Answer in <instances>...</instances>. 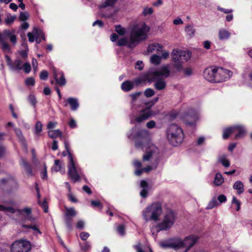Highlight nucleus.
I'll use <instances>...</instances> for the list:
<instances>
[{
	"mask_svg": "<svg viewBox=\"0 0 252 252\" xmlns=\"http://www.w3.org/2000/svg\"><path fill=\"white\" fill-rule=\"evenodd\" d=\"M127 137L129 139L135 140V146L137 149H143L144 147L146 148L143 160L149 161L151 163L150 165L142 168V164L140 161L133 160V165L136 168L135 174L139 176L144 172L148 173L156 169L159 163V151L158 148L151 142L148 131L146 129L138 131L135 127L132 129L131 133L127 134Z\"/></svg>",
	"mask_w": 252,
	"mask_h": 252,
	"instance_id": "obj_1",
	"label": "nucleus"
},
{
	"mask_svg": "<svg viewBox=\"0 0 252 252\" xmlns=\"http://www.w3.org/2000/svg\"><path fill=\"white\" fill-rule=\"evenodd\" d=\"M150 28L145 23L138 24L134 26L129 37H123L118 39V36L113 33L110 36L112 42L117 41L116 45L119 46H126L132 47L137 46L140 43L146 40L148 37V33Z\"/></svg>",
	"mask_w": 252,
	"mask_h": 252,
	"instance_id": "obj_2",
	"label": "nucleus"
},
{
	"mask_svg": "<svg viewBox=\"0 0 252 252\" xmlns=\"http://www.w3.org/2000/svg\"><path fill=\"white\" fill-rule=\"evenodd\" d=\"M170 64L162 65L158 69H150L143 76V80L155 82V88L158 91L164 90L166 86L164 78L169 77L171 73Z\"/></svg>",
	"mask_w": 252,
	"mask_h": 252,
	"instance_id": "obj_3",
	"label": "nucleus"
},
{
	"mask_svg": "<svg viewBox=\"0 0 252 252\" xmlns=\"http://www.w3.org/2000/svg\"><path fill=\"white\" fill-rule=\"evenodd\" d=\"M141 92H137L131 94L129 96L131 98V109L133 113L130 116V123H141L148 119L152 115L151 109L148 107H143L138 104V98Z\"/></svg>",
	"mask_w": 252,
	"mask_h": 252,
	"instance_id": "obj_4",
	"label": "nucleus"
},
{
	"mask_svg": "<svg viewBox=\"0 0 252 252\" xmlns=\"http://www.w3.org/2000/svg\"><path fill=\"white\" fill-rule=\"evenodd\" d=\"M167 138L170 144L174 146L180 145L184 139V135L182 129L178 126L171 124L166 129Z\"/></svg>",
	"mask_w": 252,
	"mask_h": 252,
	"instance_id": "obj_5",
	"label": "nucleus"
},
{
	"mask_svg": "<svg viewBox=\"0 0 252 252\" xmlns=\"http://www.w3.org/2000/svg\"><path fill=\"white\" fill-rule=\"evenodd\" d=\"M171 55L174 69L176 71H180L183 67L182 63L190 59L191 52L189 50L176 48L173 50Z\"/></svg>",
	"mask_w": 252,
	"mask_h": 252,
	"instance_id": "obj_6",
	"label": "nucleus"
},
{
	"mask_svg": "<svg viewBox=\"0 0 252 252\" xmlns=\"http://www.w3.org/2000/svg\"><path fill=\"white\" fill-rule=\"evenodd\" d=\"M176 219V215L172 210L168 211L164 214L162 220L156 227L151 228V232L153 235L161 230H167L170 228L174 224Z\"/></svg>",
	"mask_w": 252,
	"mask_h": 252,
	"instance_id": "obj_7",
	"label": "nucleus"
},
{
	"mask_svg": "<svg viewBox=\"0 0 252 252\" xmlns=\"http://www.w3.org/2000/svg\"><path fill=\"white\" fill-rule=\"evenodd\" d=\"M162 212L161 204L155 202L148 205L142 211V217L146 221H157Z\"/></svg>",
	"mask_w": 252,
	"mask_h": 252,
	"instance_id": "obj_8",
	"label": "nucleus"
},
{
	"mask_svg": "<svg viewBox=\"0 0 252 252\" xmlns=\"http://www.w3.org/2000/svg\"><path fill=\"white\" fill-rule=\"evenodd\" d=\"M68 159V175L73 182L75 183L80 180L81 177L83 176L82 170L78 164L76 163L72 155H69Z\"/></svg>",
	"mask_w": 252,
	"mask_h": 252,
	"instance_id": "obj_9",
	"label": "nucleus"
},
{
	"mask_svg": "<svg viewBox=\"0 0 252 252\" xmlns=\"http://www.w3.org/2000/svg\"><path fill=\"white\" fill-rule=\"evenodd\" d=\"M199 237L196 235H190L186 237L183 240L177 238L178 250L185 248L183 252H187L198 241Z\"/></svg>",
	"mask_w": 252,
	"mask_h": 252,
	"instance_id": "obj_10",
	"label": "nucleus"
},
{
	"mask_svg": "<svg viewBox=\"0 0 252 252\" xmlns=\"http://www.w3.org/2000/svg\"><path fill=\"white\" fill-rule=\"evenodd\" d=\"M235 133V138L238 139L242 137L246 133L244 127L241 125H235L231 127L225 128L223 130V138L227 139L231 133Z\"/></svg>",
	"mask_w": 252,
	"mask_h": 252,
	"instance_id": "obj_11",
	"label": "nucleus"
},
{
	"mask_svg": "<svg viewBox=\"0 0 252 252\" xmlns=\"http://www.w3.org/2000/svg\"><path fill=\"white\" fill-rule=\"evenodd\" d=\"M11 252H28L31 249V243L25 239L14 241L10 246Z\"/></svg>",
	"mask_w": 252,
	"mask_h": 252,
	"instance_id": "obj_12",
	"label": "nucleus"
},
{
	"mask_svg": "<svg viewBox=\"0 0 252 252\" xmlns=\"http://www.w3.org/2000/svg\"><path fill=\"white\" fill-rule=\"evenodd\" d=\"M215 83H220L229 79L232 75V72L227 69L216 66Z\"/></svg>",
	"mask_w": 252,
	"mask_h": 252,
	"instance_id": "obj_13",
	"label": "nucleus"
},
{
	"mask_svg": "<svg viewBox=\"0 0 252 252\" xmlns=\"http://www.w3.org/2000/svg\"><path fill=\"white\" fill-rule=\"evenodd\" d=\"M118 0H104L99 6V8H100V16L102 17L106 18L112 17L114 14V12H113L111 9H110L107 12L104 11V9L107 7L112 8Z\"/></svg>",
	"mask_w": 252,
	"mask_h": 252,
	"instance_id": "obj_14",
	"label": "nucleus"
},
{
	"mask_svg": "<svg viewBox=\"0 0 252 252\" xmlns=\"http://www.w3.org/2000/svg\"><path fill=\"white\" fill-rule=\"evenodd\" d=\"M6 62L10 69L13 70H21L23 61L18 58L13 62H12L11 59L7 55L5 56Z\"/></svg>",
	"mask_w": 252,
	"mask_h": 252,
	"instance_id": "obj_15",
	"label": "nucleus"
},
{
	"mask_svg": "<svg viewBox=\"0 0 252 252\" xmlns=\"http://www.w3.org/2000/svg\"><path fill=\"white\" fill-rule=\"evenodd\" d=\"M28 37L29 41L31 42H33L34 41L35 38H36V42L38 43V37H41L44 40V36L42 31L37 28H34L32 32L28 33Z\"/></svg>",
	"mask_w": 252,
	"mask_h": 252,
	"instance_id": "obj_16",
	"label": "nucleus"
},
{
	"mask_svg": "<svg viewBox=\"0 0 252 252\" xmlns=\"http://www.w3.org/2000/svg\"><path fill=\"white\" fill-rule=\"evenodd\" d=\"M54 79L57 84L60 85H65L66 81L62 72L58 71L57 69L53 67L52 68Z\"/></svg>",
	"mask_w": 252,
	"mask_h": 252,
	"instance_id": "obj_17",
	"label": "nucleus"
},
{
	"mask_svg": "<svg viewBox=\"0 0 252 252\" xmlns=\"http://www.w3.org/2000/svg\"><path fill=\"white\" fill-rule=\"evenodd\" d=\"M216 66L206 68V80L212 83H215Z\"/></svg>",
	"mask_w": 252,
	"mask_h": 252,
	"instance_id": "obj_18",
	"label": "nucleus"
},
{
	"mask_svg": "<svg viewBox=\"0 0 252 252\" xmlns=\"http://www.w3.org/2000/svg\"><path fill=\"white\" fill-rule=\"evenodd\" d=\"M20 165L24 169L28 177L33 175L31 165L25 159L23 158L21 159Z\"/></svg>",
	"mask_w": 252,
	"mask_h": 252,
	"instance_id": "obj_19",
	"label": "nucleus"
},
{
	"mask_svg": "<svg viewBox=\"0 0 252 252\" xmlns=\"http://www.w3.org/2000/svg\"><path fill=\"white\" fill-rule=\"evenodd\" d=\"M159 245L163 248H170L177 250H178L177 238L161 242L159 243Z\"/></svg>",
	"mask_w": 252,
	"mask_h": 252,
	"instance_id": "obj_20",
	"label": "nucleus"
},
{
	"mask_svg": "<svg viewBox=\"0 0 252 252\" xmlns=\"http://www.w3.org/2000/svg\"><path fill=\"white\" fill-rule=\"evenodd\" d=\"M7 41L9 40L12 45L15 46L17 40L16 31L14 30H7Z\"/></svg>",
	"mask_w": 252,
	"mask_h": 252,
	"instance_id": "obj_21",
	"label": "nucleus"
},
{
	"mask_svg": "<svg viewBox=\"0 0 252 252\" xmlns=\"http://www.w3.org/2000/svg\"><path fill=\"white\" fill-rule=\"evenodd\" d=\"M140 186L142 188L140 192V196L143 198H145L147 196L149 190L148 183L145 180H142L141 181Z\"/></svg>",
	"mask_w": 252,
	"mask_h": 252,
	"instance_id": "obj_22",
	"label": "nucleus"
},
{
	"mask_svg": "<svg viewBox=\"0 0 252 252\" xmlns=\"http://www.w3.org/2000/svg\"><path fill=\"white\" fill-rule=\"evenodd\" d=\"M66 102L70 105V108L73 111L76 110L79 107V104L78 99L74 97H69L66 100Z\"/></svg>",
	"mask_w": 252,
	"mask_h": 252,
	"instance_id": "obj_23",
	"label": "nucleus"
},
{
	"mask_svg": "<svg viewBox=\"0 0 252 252\" xmlns=\"http://www.w3.org/2000/svg\"><path fill=\"white\" fill-rule=\"evenodd\" d=\"M233 188L237 190L238 194H241L244 191V185L242 182L237 181L233 185Z\"/></svg>",
	"mask_w": 252,
	"mask_h": 252,
	"instance_id": "obj_24",
	"label": "nucleus"
},
{
	"mask_svg": "<svg viewBox=\"0 0 252 252\" xmlns=\"http://www.w3.org/2000/svg\"><path fill=\"white\" fill-rule=\"evenodd\" d=\"M218 161L223 166L228 167L230 166V162L227 158V155L225 154H221L219 156L218 158Z\"/></svg>",
	"mask_w": 252,
	"mask_h": 252,
	"instance_id": "obj_25",
	"label": "nucleus"
},
{
	"mask_svg": "<svg viewBox=\"0 0 252 252\" xmlns=\"http://www.w3.org/2000/svg\"><path fill=\"white\" fill-rule=\"evenodd\" d=\"M134 87V83L133 82L127 80L121 84V89L125 92H128L132 90Z\"/></svg>",
	"mask_w": 252,
	"mask_h": 252,
	"instance_id": "obj_26",
	"label": "nucleus"
},
{
	"mask_svg": "<svg viewBox=\"0 0 252 252\" xmlns=\"http://www.w3.org/2000/svg\"><path fill=\"white\" fill-rule=\"evenodd\" d=\"M196 119L197 116L195 113H193V114L190 115L187 114L186 116V118H185L184 121L186 124L189 125H192L196 121Z\"/></svg>",
	"mask_w": 252,
	"mask_h": 252,
	"instance_id": "obj_27",
	"label": "nucleus"
},
{
	"mask_svg": "<svg viewBox=\"0 0 252 252\" xmlns=\"http://www.w3.org/2000/svg\"><path fill=\"white\" fill-rule=\"evenodd\" d=\"M185 31L186 35L190 38L193 37L195 33L193 26L190 25H187L185 27Z\"/></svg>",
	"mask_w": 252,
	"mask_h": 252,
	"instance_id": "obj_28",
	"label": "nucleus"
},
{
	"mask_svg": "<svg viewBox=\"0 0 252 252\" xmlns=\"http://www.w3.org/2000/svg\"><path fill=\"white\" fill-rule=\"evenodd\" d=\"M157 50V54L160 56V58H161V60H166L168 59L169 57V52L165 50H164L163 48H156Z\"/></svg>",
	"mask_w": 252,
	"mask_h": 252,
	"instance_id": "obj_29",
	"label": "nucleus"
},
{
	"mask_svg": "<svg viewBox=\"0 0 252 252\" xmlns=\"http://www.w3.org/2000/svg\"><path fill=\"white\" fill-rule=\"evenodd\" d=\"M52 171L56 172L60 171L62 174L65 173V168H62L60 163V161L58 159L55 160V164L52 168Z\"/></svg>",
	"mask_w": 252,
	"mask_h": 252,
	"instance_id": "obj_30",
	"label": "nucleus"
},
{
	"mask_svg": "<svg viewBox=\"0 0 252 252\" xmlns=\"http://www.w3.org/2000/svg\"><path fill=\"white\" fill-rule=\"evenodd\" d=\"M230 35L229 32L225 29H220L219 31V36L221 40L227 39Z\"/></svg>",
	"mask_w": 252,
	"mask_h": 252,
	"instance_id": "obj_31",
	"label": "nucleus"
},
{
	"mask_svg": "<svg viewBox=\"0 0 252 252\" xmlns=\"http://www.w3.org/2000/svg\"><path fill=\"white\" fill-rule=\"evenodd\" d=\"M224 178L220 173H218L216 174L214 180V184L216 186H220L221 185L224 183Z\"/></svg>",
	"mask_w": 252,
	"mask_h": 252,
	"instance_id": "obj_32",
	"label": "nucleus"
},
{
	"mask_svg": "<svg viewBox=\"0 0 252 252\" xmlns=\"http://www.w3.org/2000/svg\"><path fill=\"white\" fill-rule=\"evenodd\" d=\"M150 61L152 64L156 65L159 64L161 62V58L160 56L157 54H153L150 58Z\"/></svg>",
	"mask_w": 252,
	"mask_h": 252,
	"instance_id": "obj_33",
	"label": "nucleus"
},
{
	"mask_svg": "<svg viewBox=\"0 0 252 252\" xmlns=\"http://www.w3.org/2000/svg\"><path fill=\"white\" fill-rule=\"evenodd\" d=\"M43 125L40 121H37L36 123L34 128V134L37 137H39L40 132L42 130Z\"/></svg>",
	"mask_w": 252,
	"mask_h": 252,
	"instance_id": "obj_34",
	"label": "nucleus"
},
{
	"mask_svg": "<svg viewBox=\"0 0 252 252\" xmlns=\"http://www.w3.org/2000/svg\"><path fill=\"white\" fill-rule=\"evenodd\" d=\"M48 134L50 137L55 138L58 136H61L62 133L59 129L50 130L48 132Z\"/></svg>",
	"mask_w": 252,
	"mask_h": 252,
	"instance_id": "obj_35",
	"label": "nucleus"
},
{
	"mask_svg": "<svg viewBox=\"0 0 252 252\" xmlns=\"http://www.w3.org/2000/svg\"><path fill=\"white\" fill-rule=\"evenodd\" d=\"M66 213L65 214L66 218L74 217L77 214V212L74 208L65 207Z\"/></svg>",
	"mask_w": 252,
	"mask_h": 252,
	"instance_id": "obj_36",
	"label": "nucleus"
},
{
	"mask_svg": "<svg viewBox=\"0 0 252 252\" xmlns=\"http://www.w3.org/2000/svg\"><path fill=\"white\" fill-rule=\"evenodd\" d=\"M7 30H5L0 33V43L4 44L3 47H7L6 45H5V43L7 41Z\"/></svg>",
	"mask_w": 252,
	"mask_h": 252,
	"instance_id": "obj_37",
	"label": "nucleus"
},
{
	"mask_svg": "<svg viewBox=\"0 0 252 252\" xmlns=\"http://www.w3.org/2000/svg\"><path fill=\"white\" fill-rule=\"evenodd\" d=\"M218 206H219V202H218L217 199L215 197H214L209 202L206 209H211Z\"/></svg>",
	"mask_w": 252,
	"mask_h": 252,
	"instance_id": "obj_38",
	"label": "nucleus"
},
{
	"mask_svg": "<svg viewBox=\"0 0 252 252\" xmlns=\"http://www.w3.org/2000/svg\"><path fill=\"white\" fill-rule=\"evenodd\" d=\"M0 211H3L7 214H13L15 212V210L12 207H6L2 205H0Z\"/></svg>",
	"mask_w": 252,
	"mask_h": 252,
	"instance_id": "obj_39",
	"label": "nucleus"
},
{
	"mask_svg": "<svg viewBox=\"0 0 252 252\" xmlns=\"http://www.w3.org/2000/svg\"><path fill=\"white\" fill-rule=\"evenodd\" d=\"M1 183L3 184H7L9 186H12L14 184H16L15 179L12 177H9L7 178L2 179Z\"/></svg>",
	"mask_w": 252,
	"mask_h": 252,
	"instance_id": "obj_40",
	"label": "nucleus"
},
{
	"mask_svg": "<svg viewBox=\"0 0 252 252\" xmlns=\"http://www.w3.org/2000/svg\"><path fill=\"white\" fill-rule=\"evenodd\" d=\"M32 210L30 208H25L23 209L18 210V213L21 215H23L24 213H25L27 215L26 217L27 219H31V214Z\"/></svg>",
	"mask_w": 252,
	"mask_h": 252,
	"instance_id": "obj_41",
	"label": "nucleus"
},
{
	"mask_svg": "<svg viewBox=\"0 0 252 252\" xmlns=\"http://www.w3.org/2000/svg\"><path fill=\"white\" fill-rule=\"evenodd\" d=\"M115 28L116 32L120 35L123 36L126 33V29L121 25H115Z\"/></svg>",
	"mask_w": 252,
	"mask_h": 252,
	"instance_id": "obj_42",
	"label": "nucleus"
},
{
	"mask_svg": "<svg viewBox=\"0 0 252 252\" xmlns=\"http://www.w3.org/2000/svg\"><path fill=\"white\" fill-rule=\"evenodd\" d=\"M15 132L17 136V137L19 138V140L22 142L23 144H25V138L24 136H23L22 132L21 130L19 128H15L14 129Z\"/></svg>",
	"mask_w": 252,
	"mask_h": 252,
	"instance_id": "obj_43",
	"label": "nucleus"
},
{
	"mask_svg": "<svg viewBox=\"0 0 252 252\" xmlns=\"http://www.w3.org/2000/svg\"><path fill=\"white\" fill-rule=\"evenodd\" d=\"M28 100L29 103L34 107H35L37 103V100L35 95L32 94H31L28 98Z\"/></svg>",
	"mask_w": 252,
	"mask_h": 252,
	"instance_id": "obj_44",
	"label": "nucleus"
},
{
	"mask_svg": "<svg viewBox=\"0 0 252 252\" xmlns=\"http://www.w3.org/2000/svg\"><path fill=\"white\" fill-rule=\"evenodd\" d=\"M23 70L25 73H29L31 71V66L29 62H26L23 64L22 67Z\"/></svg>",
	"mask_w": 252,
	"mask_h": 252,
	"instance_id": "obj_45",
	"label": "nucleus"
},
{
	"mask_svg": "<svg viewBox=\"0 0 252 252\" xmlns=\"http://www.w3.org/2000/svg\"><path fill=\"white\" fill-rule=\"evenodd\" d=\"M38 203L44 209V211L45 213H47L48 211V205L46 199H44L43 201L41 202L40 200H38Z\"/></svg>",
	"mask_w": 252,
	"mask_h": 252,
	"instance_id": "obj_46",
	"label": "nucleus"
},
{
	"mask_svg": "<svg viewBox=\"0 0 252 252\" xmlns=\"http://www.w3.org/2000/svg\"><path fill=\"white\" fill-rule=\"evenodd\" d=\"M117 232L121 236H124L125 234V227L124 225H119L117 227Z\"/></svg>",
	"mask_w": 252,
	"mask_h": 252,
	"instance_id": "obj_47",
	"label": "nucleus"
},
{
	"mask_svg": "<svg viewBox=\"0 0 252 252\" xmlns=\"http://www.w3.org/2000/svg\"><path fill=\"white\" fill-rule=\"evenodd\" d=\"M153 13V9L152 7H145L143 8V15L145 16L151 15Z\"/></svg>",
	"mask_w": 252,
	"mask_h": 252,
	"instance_id": "obj_48",
	"label": "nucleus"
},
{
	"mask_svg": "<svg viewBox=\"0 0 252 252\" xmlns=\"http://www.w3.org/2000/svg\"><path fill=\"white\" fill-rule=\"evenodd\" d=\"M144 94L147 97H151L155 94V91L152 89L148 88L145 91Z\"/></svg>",
	"mask_w": 252,
	"mask_h": 252,
	"instance_id": "obj_49",
	"label": "nucleus"
},
{
	"mask_svg": "<svg viewBox=\"0 0 252 252\" xmlns=\"http://www.w3.org/2000/svg\"><path fill=\"white\" fill-rule=\"evenodd\" d=\"M65 224H66L67 228L69 230H71L72 228V219L70 217L65 218Z\"/></svg>",
	"mask_w": 252,
	"mask_h": 252,
	"instance_id": "obj_50",
	"label": "nucleus"
},
{
	"mask_svg": "<svg viewBox=\"0 0 252 252\" xmlns=\"http://www.w3.org/2000/svg\"><path fill=\"white\" fill-rule=\"evenodd\" d=\"M219 203V205H220L221 203H224L226 201L227 198L225 195L224 194H220L218 196L217 199Z\"/></svg>",
	"mask_w": 252,
	"mask_h": 252,
	"instance_id": "obj_51",
	"label": "nucleus"
},
{
	"mask_svg": "<svg viewBox=\"0 0 252 252\" xmlns=\"http://www.w3.org/2000/svg\"><path fill=\"white\" fill-rule=\"evenodd\" d=\"M19 55L20 57L23 60L22 61H25L28 57V50H23L19 51Z\"/></svg>",
	"mask_w": 252,
	"mask_h": 252,
	"instance_id": "obj_52",
	"label": "nucleus"
},
{
	"mask_svg": "<svg viewBox=\"0 0 252 252\" xmlns=\"http://www.w3.org/2000/svg\"><path fill=\"white\" fill-rule=\"evenodd\" d=\"M232 203L236 204L237 208L236 211H239L240 209V202L236 198V197L233 196L232 198Z\"/></svg>",
	"mask_w": 252,
	"mask_h": 252,
	"instance_id": "obj_53",
	"label": "nucleus"
},
{
	"mask_svg": "<svg viewBox=\"0 0 252 252\" xmlns=\"http://www.w3.org/2000/svg\"><path fill=\"white\" fill-rule=\"evenodd\" d=\"M24 227L27 228H31L34 231H36L38 234H41V231L39 230L37 226L36 225H24Z\"/></svg>",
	"mask_w": 252,
	"mask_h": 252,
	"instance_id": "obj_54",
	"label": "nucleus"
},
{
	"mask_svg": "<svg viewBox=\"0 0 252 252\" xmlns=\"http://www.w3.org/2000/svg\"><path fill=\"white\" fill-rule=\"evenodd\" d=\"M81 248L84 251H87L91 248V245L88 242H85L81 245Z\"/></svg>",
	"mask_w": 252,
	"mask_h": 252,
	"instance_id": "obj_55",
	"label": "nucleus"
},
{
	"mask_svg": "<svg viewBox=\"0 0 252 252\" xmlns=\"http://www.w3.org/2000/svg\"><path fill=\"white\" fill-rule=\"evenodd\" d=\"M48 76V73L46 70H43L40 73V79L42 80H47Z\"/></svg>",
	"mask_w": 252,
	"mask_h": 252,
	"instance_id": "obj_56",
	"label": "nucleus"
},
{
	"mask_svg": "<svg viewBox=\"0 0 252 252\" xmlns=\"http://www.w3.org/2000/svg\"><path fill=\"white\" fill-rule=\"evenodd\" d=\"M25 83L27 86H33L35 84V80L33 78L29 77L26 80Z\"/></svg>",
	"mask_w": 252,
	"mask_h": 252,
	"instance_id": "obj_57",
	"label": "nucleus"
},
{
	"mask_svg": "<svg viewBox=\"0 0 252 252\" xmlns=\"http://www.w3.org/2000/svg\"><path fill=\"white\" fill-rule=\"evenodd\" d=\"M217 9L220 11L223 12L224 13L226 14H230L233 12V10L231 9H225L220 7V6H218L217 7Z\"/></svg>",
	"mask_w": 252,
	"mask_h": 252,
	"instance_id": "obj_58",
	"label": "nucleus"
},
{
	"mask_svg": "<svg viewBox=\"0 0 252 252\" xmlns=\"http://www.w3.org/2000/svg\"><path fill=\"white\" fill-rule=\"evenodd\" d=\"M165 44H161L159 42L154 41L151 43L148 46V47H163V46H165Z\"/></svg>",
	"mask_w": 252,
	"mask_h": 252,
	"instance_id": "obj_59",
	"label": "nucleus"
},
{
	"mask_svg": "<svg viewBox=\"0 0 252 252\" xmlns=\"http://www.w3.org/2000/svg\"><path fill=\"white\" fill-rule=\"evenodd\" d=\"M91 205L94 207H98L100 210L102 209V205L99 201L92 200L91 201Z\"/></svg>",
	"mask_w": 252,
	"mask_h": 252,
	"instance_id": "obj_60",
	"label": "nucleus"
},
{
	"mask_svg": "<svg viewBox=\"0 0 252 252\" xmlns=\"http://www.w3.org/2000/svg\"><path fill=\"white\" fill-rule=\"evenodd\" d=\"M15 19V17L12 16L11 15H8L7 16L6 19H5V23L7 25H10V24L13 22Z\"/></svg>",
	"mask_w": 252,
	"mask_h": 252,
	"instance_id": "obj_61",
	"label": "nucleus"
},
{
	"mask_svg": "<svg viewBox=\"0 0 252 252\" xmlns=\"http://www.w3.org/2000/svg\"><path fill=\"white\" fill-rule=\"evenodd\" d=\"M29 15L27 12H21L20 14V19L22 21H25L27 20L28 18Z\"/></svg>",
	"mask_w": 252,
	"mask_h": 252,
	"instance_id": "obj_62",
	"label": "nucleus"
},
{
	"mask_svg": "<svg viewBox=\"0 0 252 252\" xmlns=\"http://www.w3.org/2000/svg\"><path fill=\"white\" fill-rule=\"evenodd\" d=\"M90 236V234L88 232H83L80 233V238L82 240H86Z\"/></svg>",
	"mask_w": 252,
	"mask_h": 252,
	"instance_id": "obj_63",
	"label": "nucleus"
},
{
	"mask_svg": "<svg viewBox=\"0 0 252 252\" xmlns=\"http://www.w3.org/2000/svg\"><path fill=\"white\" fill-rule=\"evenodd\" d=\"M85 226V222L83 220H79L76 223V227L79 229H83Z\"/></svg>",
	"mask_w": 252,
	"mask_h": 252,
	"instance_id": "obj_64",
	"label": "nucleus"
}]
</instances>
